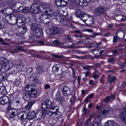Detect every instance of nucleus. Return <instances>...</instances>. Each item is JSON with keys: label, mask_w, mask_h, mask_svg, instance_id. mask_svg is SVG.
Segmentation results:
<instances>
[{"label": "nucleus", "mask_w": 126, "mask_h": 126, "mask_svg": "<svg viewBox=\"0 0 126 126\" xmlns=\"http://www.w3.org/2000/svg\"><path fill=\"white\" fill-rule=\"evenodd\" d=\"M35 87L32 83L28 84L25 88V91L29 92L25 93L23 97L26 101H28L31 98L34 97L37 94L38 92Z\"/></svg>", "instance_id": "obj_1"}, {"label": "nucleus", "mask_w": 126, "mask_h": 126, "mask_svg": "<svg viewBox=\"0 0 126 126\" xmlns=\"http://www.w3.org/2000/svg\"><path fill=\"white\" fill-rule=\"evenodd\" d=\"M8 62V60L6 58H1L0 59V72L1 71L2 66H4L3 68L5 71H8L12 68V63H10L7 64Z\"/></svg>", "instance_id": "obj_2"}, {"label": "nucleus", "mask_w": 126, "mask_h": 126, "mask_svg": "<svg viewBox=\"0 0 126 126\" xmlns=\"http://www.w3.org/2000/svg\"><path fill=\"white\" fill-rule=\"evenodd\" d=\"M106 11V9L103 6H99L95 8L93 12L95 16H99L104 14Z\"/></svg>", "instance_id": "obj_3"}, {"label": "nucleus", "mask_w": 126, "mask_h": 126, "mask_svg": "<svg viewBox=\"0 0 126 126\" xmlns=\"http://www.w3.org/2000/svg\"><path fill=\"white\" fill-rule=\"evenodd\" d=\"M52 15L50 14H47L46 13L42 15L39 18L41 21L45 24H47L50 23L51 21Z\"/></svg>", "instance_id": "obj_4"}, {"label": "nucleus", "mask_w": 126, "mask_h": 126, "mask_svg": "<svg viewBox=\"0 0 126 126\" xmlns=\"http://www.w3.org/2000/svg\"><path fill=\"white\" fill-rule=\"evenodd\" d=\"M40 6L43 8L42 10L43 12L47 14H51L53 13L54 11L51 9L49 7L48 4L46 3L43 2L40 5Z\"/></svg>", "instance_id": "obj_5"}, {"label": "nucleus", "mask_w": 126, "mask_h": 126, "mask_svg": "<svg viewBox=\"0 0 126 126\" xmlns=\"http://www.w3.org/2000/svg\"><path fill=\"white\" fill-rule=\"evenodd\" d=\"M52 105V101L49 99H47L43 101L42 103L41 108L46 110L47 109L49 108Z\"/></svg>", "instance_id": "obj_6"}, {"label": "nucleus", "mask_w": 126, "mask_h": 126, "mask_svg": "<svg viewBox=\"0 0 126 126\" xmlns=\"http://www.w3.org/2000/svg\"><path fill=\"white\" fill-rule=\"evenodd\" d=\"M7 22L11 25H14L16 23V17L13 15H11L6 17Z\"/></svg>", "instance_id": "obj_7"}, {"label": "nucleus", "mask_w": 126, "mask_h": 126, "mask_svg": "<svg viewBox=\"0 0 126 126\" xmlns=\"http://www.w3.org/2000/svg\"><path fill=\"white\" fill-rule=\"evenodd\" d=\"M51 28L53 36L56 34H61L64 31L62 27L58 28L57 27L53 26Z\"/></svg>", "instance_id": "obj_8"}, {"label": "nucleus", "mask_w": 126, "mask_h": 126, "mask_svg": "<svg viewBox=\"0 0 126 126\" xmlns=\"http://www.w3.org/2000/svg\"><path fill=\"white\" fill-rule=\"evenodd\" d=\"M26 22H27V23L30 25L31 31L33 32L39 28L38 27L37 24L35 23H33L31 19H27V22L26 20L25 23Z\"/></svg>", "instance_id": "obj_9"}, {"label": "nucleus", "mask_w": 126, "mask_h": 126, "mask_svg": "<svg viewBox=\"0 0 126 126\" xmlns=\"http://www.w3.org/2000/svg\"><path fill=\"white\" fill-rule=\"evenodd\" d=\"M46 110H44V111L41 110H38L35 114V118L37 120H40L46 115Z\"/></svg>", "instance_id": "obj_10"}, {"label": "nucleus", "mask_w": 126, "mask_h": 126, "mask_svg": "<svg viewBox=\"0 0 126 126\" xmlns=\"http://www.w3.org/2000/svg\"><path fill=\"white\" fill-rule=\"evenodd\" d=\"M51 16L53 18L55 19L56 20L59 22H63L64 21V19L63 16L60 15L57 13H52L51 14Z\"/></svg>", "instance_id": "obj_11"}, {"label": "nucleus", "mask_w": 126, "mask_h": 126, "mask_svg": "<svg viewBox=\"0 0 126 126\" xmlns=\"http://www.w3.org/2000/svg\"><path fill=\"white\" fill-rule=\"evenodd\" d=\"M40 10L39 5L36 4H33L31 7V11L34 14L37 13Z\"/></svg>", "instance_id": "obj_12"}, {"label": "nucleus", "mask_w": 126, "mask_h": 126, "mask_svg": "<svg viewBox=\"0 0 126 126\" xmlns=\"http://www.w3.org/2000/svg\"><path fill=\"white\" fill-rule=\"evenodd\" d=\"M27 113L25 112H21L18 114L17 116L18 119L22 121L25 120V123L24 124H25L26 123L27 121Z\"/></svg>", "instance_id": "obj_13"}, {"label": "nucleus", "mask_w": 126, "mask_h": 126, "mask_svg": "<svg viewBox=\"0 0 126 126\" xmlns=\"http://www.w3.org/2000/svg\"><path fill=\"white\" fill-rule=\"evenodd\" d=\"M68 0H55V4L58 7L64 6L67 3Z\"/></svg>", "instance_id": "obj_14"}, {"label": "nucleus", "mask_w": 126, "mask_h": 126, "mask_svg": "<svg viewBox=\"0 0 126 126\" xmlns=\"http://www.w3.org/2000/svg\"><path fill=\"white\" fill-rule=\"evenodd\" d=\"M63 93L65 96H68L71 94V92L70 88L67 86H64L63 89Z\"/></svg>", "instance_id": "obj_15"}, {"label": "nucleus", "mask_w": 126, "mask_h": 126, "mask_svg": "<svg viewBox=\"0 0 126 126\" xmlns=\"http://www.w3.org/2000/svg\"><path fill=\"white\" fill-rule=\"evenodd\" d=\"M121 120L124 123H126V112L124 110H121L119 115Z\"/></svg>", "instance_id": "obj_16"}, {"label": "nucleus", "mask_w": 126, "mask_h": 126, "mask_svg": "<svg viewBox=\"0 0 126 126\" xmlns=\"http://www.w3.org/2000/svg\"><path fill=\"white\" fill-rule=\"evenodd\" d=\"M35 116V113L34 111L33 110L30 111L28 114L27 113V119H28L30 120L33 119Z\"/></svg>", "instance_id": "obj_17"}, {"label": "nucleus", "mask_w": 126, "mask_h": 126, "mask_svg": "<svg viewBox=\"0 0 126 126\" xmlns=\"http://www.w3.org/2000/svg\"><path fill=\"white\" fill-rule=\"evenodd\" d=\"M33 32V34L37 37H41L43 33L42 30L40 28L36 29V30Z\"/></svg>", "instance_id": "obj_18"}, {"label": "nucleus", "mask_w": 126, "mask_h": 126, "mask_svg": "<svg viewBox=\"0 0 126 126\" xmlns=\"http://www.w3.org/2000/svg\"><path fill=\"white\" fill-rule=\"evenodd\" d=\"M7 113L9 117L11 118H13L17 114L16 110L13 109V110H9Z\"/></svg>", "instance_id": "obj_19"}, {"label": "nucleus", "mask_w": 126, "mask_h": 126, "mask_svg": "<svg viewBox=\"0 0 126 126\" xmlns=\"http://www.w3.org/2000/svg\"><path fill=\"white\" fill-rule=\"evenodd\" d=\"M0 101L1 104H5L9 102V97L6 95L3 96L0 98Z\"/></svg>", "instance_id": "obj_20"}, {"label": "nucleus", "mask_w": 126, "mask_h": 126, "mask_svg": "<svg viewBox=\"0 0 126 126\" xmlns=\"http://www.w3.org/2000/svg\"><path fill=\"white\" fill-rule=\"evenodd\" d=\"M89 17L85 23L87 25H91L94 23V20L92 16L89 15Z\"/></svg>", "instance_id": "obj_21"}, {"label": "nucleus", "mask_w": 126, "mask_h": 126, "mask_svg": "<svg viewBox=\"0 0 126 126\" xmlns=\"http://www.w3.org/2000/svg\"><path fill=\"white\" fill-rule=\"evenodd\" d=\"M75 2L81 6L85 7L88 5V3L85 1V0H75Z\"/></svg>", "instance_id": "obj_22"}, {"label": "nucleus", "mask_w": 126, "mask_h": 126, "mask_svg": "<svg viewBox=\"0 0 126 126\" xmlns=\"http://www.w3.org/2000/svg\"><path fill=\"white\" fill-rule=\"evenodd\" d=\"M112 111L111 108L109 106H106L103 108V110L102 111V113L104 114H107L110 113Z\"/></svg>", "instance_id": "obj_23"}, {"label": "nucleus", "mask_w": 126, "mask_h": 126, "mask_svg": "<svg viewBox=\"0 0 126 126\" xmlns=\"http://www.w3.org/2000/svg\"><path fill=\"white\" fill-rule=\"evenodd\" d=\"M6 2L10 7L13 8L15 6L16 2L15 0H5Z\"/></svg>", "instance_id": "obj_24"}, {"label": "nucleus", "mask_w": 126, "mask_h": 126, "mask_svg": "<svg viewBox=\"0 0 126 126\" xmlns=\"http://www.w3.org/2000/svg\"><path fill=\"white\" fill-rule=\"evenodd\" d=\"M75 14L76 16L78 17L79 18L83 14L82 12L80 9H75Z\"/></svg>", "instance_id": "obj_25"}, {"label": "nucleus", "mask_w": 126, "mask_h": 126, "mask_svg": "<svg viewBox=\"0 0 126 126\" xmlns=\"http://www.w3.org/2000/svg\"><path fill=\"white\" fill-rule=\"evenodd\" d=\"M35 102V101L33 100L31 101L28 102L27 105L25 107V109L27 110H29L30 109L32 106Z\"/></svg>", "instance_id": "obj_26"}, {"label": "nucleus", "mask_w": 126, "mask_h": 126, "mask_svg": "<svg viewBox=\"0 0 126 126\" xmlns=\"http://www.w3.org/2000/svg\"><path fill=\"white\" fill-rule=\"evenodd\" d=\"M89 15L86 14H83L79 18L85 23L89 17Z\"/></svg>", "instance_id": "obj_27"}, {"label": "nucleus", "mask_w": 126, "mask_h": 126, "mask_svg": "<svg viewBox=\"0 0 126 126\" xmlns=\"http://www.w3.org/2000/svg\"><path fill=\"white\" fill-rule=\"evenodd\" d=\"M59 66L58 65H55L53 66L52 69V70L54 72V73L55 74H57L59 75L60 74L58 73V71H59Z\"/></svg>", "instance_id": "obj_28"}, {"label": "nucleus", "mask_w": 126, "mask_h": 126, "mask_svg": "<svg viewBox=\"0 0 126 126\" xmlns=\"http://www.w3.org/2000/svg\"><path fill=\"white\" fill-rule=\"evenodd\" d=\"M7 77V74L5 73H2L0 74V80L2 81L6 80Z\"/></svg>", "instance_id": "obj_29"}, {"label": "nucleus", "mask_w": 126, "mask_h": 126, "mask_svg": "<svg viewBox=\"0 0 126 126\" xmlns=\"http://www.w3.org/2000/svg\"><path fill=\"white\" fill-rule=\"evenodd\" d=\"M107 79L108 82L110 83L114 82L116 80V77L115 76H108Z\"/></svg>", "instance_id": "obj_30"}, {"label": "nucleus", "mask_w": 126, "mask_h": 126, "mask_svg": "<svg viewBox=\"0 0 126 126\" xmlns=\"http://www.w3.org/2000/svg\"><path fill=\"white\" fill-rule=\"evenodd\" d=\"M46 112L47 113H46V114H47L49 115H51L54 114H55V115H58V113L59 112L53 111L50 108L49 109L48 111H46Z\"/></svg>", "instance_id": "obj_31"}, {"label": "nucleus", "mask_w": 126, "mask_h": 126, "mask_svg": "<svg viewBox=\"0 0 126 126\" xmlns=\"http://www.w3.org/2000/svg\"><path fill=\"white\" fill-rule=\"evenodd\" d=\"M43 68L40 66H38L36 70V72L38 74H41L44 71Z\"/></svg>", "instance_id": "obj_32"}, {"label": "nucleus", "mask_w": 126, "mask_h": 126, "mask_svg": "<svg viewBox=\"0 0 126 126\" xmlns=\"http://www.w3.org/2000/svg\"><path fill=\"white\" fill-rule=\"evenodd\" d=\"M33 83H32L34 86L36 87H37L38 84H39V80L38 78H36L34 79L33 80Z\"/></svg>", "instance_id": "obj_33"}, {"label": "nucleus", "mask_w": 126, "mask_h": 126, "mask_svg": "<svg viewBox=\"0 0 126 126\" xmlns=\"http://www.w3.org/2000/svg\"><path fill=\"white\" fill-rule=\"evenodd\" d=\"M45 32L46 34L50 36H53L51 28L49 29L46 30Z\"/></svg>", "instance_id": "obj_34"}, {"label": "nucleus", "mask_w": 126, "mask_h": 126, "mask_svg": "<svg viewBox=\"0 0 126 126\" xmlns=\"http://www.w3.org/2000/svg\"><path fill=\"white\" fill-rule=\"evenodd\" d=\"M114 122L113 120H109L105 123V126H112Z\"/></svg>", "instance_id": "obj_35"}, {"label": "nucleus", "mask_w": 126, "mask_h": 126, "mask_svg": "<svg viewBox=\"0 0 126 126\" xmlns=\"http://www.w3.org/2000/svg\"><path fill=\"white\" fill-rule=\"evenodd\" d=\"M15 103L18 107H20L22 105V101L20 99H18L16 100Z\"/></svg>", "instance_id": "obj_36"}, {"label": "nucleus", "mask_w": 126, "mask_h": 126, "mask_svg": "<svg viewBox=\"0 0 126 126\" xmlns=\"http://www.w3.org/2000/svg\"><path fill=\"white\" fill-rule=\"evenodd\" d=\"M64 39L66 41H68L69 42L73 43V41L71 37L69 36H66L64 37Z\"/></svg>", "instance_id": "obj_37"}, {"label": "nucleus", "mask_w": 126, "mask_h": 126, "mask_svg": "<svg viewBox=\"0 0 126 126\" xmlns=\"http://www.w3.org/2000/svg\"><path fill=\"white\" fill-rule=\"evenodd\" d=\"M118 21H124L126 20V17L121 15H119L117 17Z\"/></svg>", "instance_id": "obj_38"}, {"label": "nucleus", "mask_w": 126, "mask_h": 126, "mask_svg": "<svg viewBox=\"0 0 126 126\" xmlns=\"http://www.w3.org/2000/svg\"><path fill=\"white\" fill-rule=\"evenodd\" d=\"M82 111L84 112L83 113V115L86 114L89 112V110L86 108L85 105H84L83 106L82 108Z\"/></svg>", "instance_id": "obj_39"}, {"label": "nucleus", "mask_w": 126, "mask_h": 126, "mask_svg": "<svg viewBox=\"0 0 126 126\" xmlns=\"http://www.w3.org/2000/svg\"><path fill=\"white\" fill-rule=\"evenodd\" d=\"M6 93V90L5 87L1 86V88H0V93L2 94H5Z\"/></svg>", "instance_id": "obj_40"}, {"label": "nucleus", "mask_w": 126, "mask_h": 126, "mask_svg": "<svg viewBox=\"0 0 126 126\" xmlns=\"http://www.w3.org/2000/svg\"><path fill=\"white\" fill-rule=\"evenodd\" d=\"M23 20H25V19H20L19 20H16V24L18 25H20V24L22 23H22H24V22L23 21Z\"/></svg>", "instance_id": "obj_41"}, {"label": "nucleus", "mask_w": 126, "mask_h": 126, "mask_svg": "<svg viewBox=\"0 0 126 126\" xmlns=\"http://www.w3.org/2000/svg\"><path fill=\"white\" fill-rule=\"evenodd\" d=\"M99 35H101V34L100 33H97V32H94L92 33V34L90 35V36L92 38H94L96 36Z\"/></svg>", "instance_id": "obj_42"}, {"label": "nucleus", "mask_w": 126, "mask_h": 126, "mask_svg": "<svg viewBox=\"0 0 126 126\" xmlns=\"http://www.w3.org/2000/svg\"><path fill=\"white\" fill-rule=\"evenodd\" d=\"M0 42H1L0 43L1 45H3L5 46H9V43L7 42H5L3 41L2 38H0Z\"/></svg>", "instance_id": "obj_43"}, {"label": "nucleus", "mask_w": 126, "mask_h": 126, "mask_svg": "<svg viewBox=\"0 0 126 126\" xmlns=\"http://www.w3.org/2000/svg\"><path fill=\"white\" fill-rule=\"evenodd\" d=\"M50 109H51V110L53 111H57L58 112H59L58 111L59 109V107L58 106H53Z\"/></svg>", "instance_id": "obj_44"}, {"label": "nucleus", "mask_w": 126, "mask_h": 126, "mask_svg": "<svg viewBox=\"0 0 126 126\" xmlns=\"http://www.w3.org/2000/svg\"><path fill=\"white\" fill-rule=\"evenodd\" d=\"M53 56L55 57V58L61 59L62 58H64V56L63 55H53Z\"/></svg>", "instance_id": "obj_45"}, {"label": "nucleus", "mask_w": 126, "mask_h": 126, "mask_svg": "<svg viewBox=\"0 0 126 126\" xmlns=\"http://www.w3.org/2000/svg\"><path fill=\"white\" fill-rule=\"evenodd\" d=\"M120 39V38L119 37L115 35L113 37V42L114 43L117 42L118 40V38Z\"/></svg>", "instance_id": "obj_46"}, {"label": "nucleus", "mask_w": 126, "mask_h": 126, "mask_svg": "<svg viewBox=\"0 0 126 126\" xmlns=\"http://www.w3.org/2000/svg\"><path fill=\"white\" fill-rule=\"evenodd\" d=\"M23 5L22 3L20 2H16L15 3V6L16 8H17V9L19 7L21 6H22Z\"/></svg>", "instance_id": "obj_47"}, {"label": "nucleus", "mask_w": 126, "mask_h": 126, "mask_svg": "<svg viewBox=\"0 0 126 126\" xmlns=\"http://www.w3.org/2000/svg\"><path fill=\"white\" fill-rule=\"evenodd\" d=\"M110 96H107L106 97L105 99L103 100V101L106 103H107L110 101Z\"/></svg>", "instance_id": "obj_48"}, {"label": "nucleus", "mask_w": 126, "mask_h": 126, "mask_svg": "<svg viewBox=\"0 0 126 126\" xmlns=\"http://www.w3.org/2000/svg\"><path fill=\"white\" fill-rule=\"evenodd\" d=\"M22 28L23 30L21 32V34H23L25 33L26 32L27 30V27L25 26L23 27Z\"/></svg>", "instance_id": "obj_49"}, {"label": "nucleus", "mask_w": 126, "mask_h": 126, "mask_svg": "<svg viewBox=\"0 0 126 126\" xmlns=\"http://www.w3.org/2000/svg\"><path fill=\"white\" fill-rule=\"evenodd\" d=\"M16 20H19L20 19H23V16L21 14L17 15Z\"/></svg>", "instance_id": "obj_50"}, {"label": "nucleus", "mask_w": 126, "mask_h": 126, "mask_svg": "<svg viewBox=\"0 0 126 126\" xmlns=\"http://www.w3.org/2000/svg\"><path fill=\"white\" fill-rule=\"evenodd\" d=\"M32 68H30L27 70L26 72L28 74H30L32 73Z\"/></svg>", "instance_id": "obj_51"}, {"label": "nucleus", "mask_w": 126, "mask_h": 126, "mask_svg": "<svg viewBox=\"0 0 126 126\" xmlns=\"http://www.w3.org/2000/svg\"><path fill=\"white\" fill-rule=\"evenodd\" d=\"M115 61V60L113 58H110L108 60V62L111 63H113Z\"/></svg>", "instance_id": "obj_52"}, {"label": "nucleus", "mask_w": 126, "mask_h": 126, "mask_svg": "<svg viewBox=\"0 0 126 126\" xmlns=\"http://www.w3.org/2000/svg\"><path fill=\"white\" fill-rule=\"evenodd\" d=\"M53 43L55 44H57L60 45H61L62 44V43L60 42L58 40H55L53 41Z\"/></svg>", "instance_id": "obj_53"}, {"label": "nucleus", "mask_w": 126, "mask_h": 126, "mask_svg": "<svg viewBox=\"0 0 126 126\" xmlns=\"http://www.w3.org/2000/svg\"><path fill=\"white\" fill-rule=\"evenodd\" d=\"M73 71V76L74 78L75 79L76 77L77 76V75H76V72L74 71V69H72Z\"/></svg>", "instance_id": "obj_54"}, {"label": "nucleus", "mask_w": 126, "mask_h": 126, "mask_svg": "<svg viewBox=\"0 0 126 126\" xmlns=\"http://www.w3.org/2000/svg\"><path fill=\"white\" fill-rule=\"evenodd\" d=\"M91 126H102L100 123H95L93 124Z\"/></svg>", "instance_id": "obj_55"}, {"label": "nucleus", "mask_w": 126, "mask_h": 126, "mask_svg": "<svg viewBox=\"0 0 126 126\" xmlns=\"http://www.w3.org/2000/svg\"><path fill=\"white\" fill-rule=\"evenodd\" d=\"M0 12L3 14H5L7 13L6 10L5 9H2L0 11Z\"/></svg>", "instance_id": "obj_56"}, {"label": "nucleus", "mask_w": 126, "mask_h": 126, "mask_svg": "<svg viewBox=\"0 0 126 126\" xmlns=\"http://www.w3.org/2000/svg\"><path fill=\"white\" fill-rule=\"evenodd\" d=\"M92 77L94 78L95 79H97L99 77V76L95 74H93Z\"/></svg>", "instance_id": "obj_57"}, {"label": "nucleus", "mask_w": 126, "mask_h": 126, "mask_svg": "<svg viewBox=\"0 0 126 126\" xmlns=\"http://www.w3.org/2000/svg\"><path fill=\"white\" fill-rule=\"evenodd\" d=\"M50 88V86L48 84H46L45 86L44 89H49Z\"/></svg>", "instance_id": "obj_58"}, {"label": "nucleus", "mask_w": 126, "mask_h": 126, "mask_svg": "<svg viewBox=\"0 0 126 126\" xmlns=\"http://www.w3.org/2000/svg\"><path fill=\"white\" fill-rule=\"evenodd\" d=\"M24 9V8H23L22 6H21L18 9V11H23Z\"/></svg>", "instance_id": "obj_59"}, {"label": "nucleus", "mask_w": 126, "mask_h": 126, "mask_svg": "<svg viewBox=\"0 0 126 126\" xmlns=\"http://www.w3.org/2000/svg\"><path fill=\"white\" fill-rule=\"evenodd\" d=\"M94 96V94H91L89 95L88 96V97L89 99H91Z\"/></svg>", "instance_id": "obj_60"}, {"label": "nucleus", "mask_w": 126, "mask_h": 126, "mask_svg": "<svg viewBox=\"0 0 126 126\" xmlns=\"http://www.w3.org/2000/svg\"><path fill=\"white\" fill-rule=\"evenodd\" d=\"M90 101V100L88 99V97H87L85 98V100H84V102L86 103H88Z\"/></svg>", "instance_id": "obj_61"}, {"label": "nucleus", "mask_w": 126, "mask_h": 126, "mask_svg": "<svg viewBox=\"0 0 126 126\" xmlns=\"http://www.w3.org/2000/svg\"><path fill=\"white\" fill-rule=\"evenodd\" d=\"M89 83L90 85H93L94 84V81L93 80H90Z\"/></svg>", "instance_id": "obj_62"}, {"label": "nucleus", "mask_w": 126, "mask_h": 126, "mask_svg": "<svg viewBox=\"0 0 126 126\" xmlns=\"http://www.w3.org/2000/svg\"><path fill=\"white\" fill-rule=\"evenodd\" d=\"M33 37H31L29 39V41L30 42H33L34 40Z\"/></svg>", "instance_id": "obj_63"}, {"label": "nucleus", "mask_w": 126, "mask_h": 126, "mask_svg": "<svg viewBox=\"0 0 126 126\" xmlns=\"http://www.w3.org/2000/svg\"><path fill=\"white\" fill-rule=\"evenodd\" d=\"M22 49V47H16V49H15L16 50H20Z\"/></svg>", "instance_id": "obj_64"}]
</instances>
